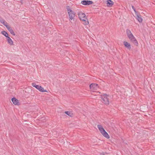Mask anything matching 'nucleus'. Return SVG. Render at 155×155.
<instances>
[{
    "label": "nucleus",
    "instance_id": "0eeeda50",
    "mask_svg": "<svg viewBox=\"0 0 155 155\" xmlns=\"http://www.w3.org/2000/svg\"><path fill=\"white\" fill-rule=\"evenodd\" d=\"M91 90L92 91H94L98 88L97 84H92L90 85Z\"/></svg>",
    "mask_w": 155,
    "mask_h": 155
},
{
    "label": "nucleus",
    "instance_id": "f03ea898",
    "mask_svg": "<svg viewBox=\"0 0 155 155\" xmlns=\"http://www.w3.org/2000/svg\"><path fill=\"white\" fill-rule=\"evenodd\" d=\"M78 15L79 19L84 22V25H86L88 24V21L84 13L82 12L79 11L78 12Z\"/></svg>",
    "mask_w": 155,
    "mask_h": 155
},
{
    "label": "nucleus",
    "instance_id": "6ab92c4d",
    "mask_svg": "<svg viewBox=\"0 0 155 155\" xmlns=\"http://www.w3.org/2000/svg\"><path fill=\"white\" fill-rule=\"evenodd\" d=\"M106 153H100V155H106Z\"/></svg>",
    "mask_w": 155,
    "mask_h": 155
},
{
    "label": "nucleus",
    "instance_id": "ddd939ff",
    "mask_svg": "<svg viewBox=\"0 0 155 155\" xmlns=\"http://www.w3.org/2000/svg\"><path fill=\"white\" fill-rule=\"evenodd\" d=\"M135 14L137 16V20L140 22H141L142 21V19L140 15L138 14L137 13Z\"/></svg>",
    "mask_w": 155,
    "mask_h": 155
},
{
    "label": "nucleus",
    "instance_id": "f8f14e48",
    "mask_svg": "<svg viewBox=\"0 0 155 155\" xmlns=\"http://www.w3.org/2000/svg\"><path fill=\"white\" fill-rule=\"evenodd\" d=\"M124 44L125 46L129 50H130L131 48L130 44L126 41L124 42Z\"/></svg>",
    "mask_w": 155,
    "mask_h": 155
},
{
    "label": "nucleus",
    "instance_id": "1a4fd4ad",
    "mask_svg": "<svg viewBox=\"0 0 155 155\" xmlns=\"http://www.w3.org/2000/svg\"><path fill=\"white\" fill-rule=\"evenodd\" d=\"M5 27H6L8 30L9 31L10 33L12 34V35H15V34L13 30L8 25H5Z\"/></svg>",
    "mask_w": 155,
    "mask_h": 155
},
{
    "label": "nucleus",
    "instance_id": "f3484780",
    "mask_svg": "<svg viewBox=\"0 0 155 155\" xmlns=\"http://www.w3.org/2000/svg\"><path fill=\"white\" fill-rule=\"evenodd\" d=\"M65 113L66 114L70 116H71L72 115V114L70 111H65Z\"/></svg>",
    "mask_w": 155,
    "mask_h": 155
},
{
    "label": "nucleus",
    "instance_id": "aec40b11",
    "mask_svg": "<svg viewBox=\"0 0 155 155\" xmlns=\"http://www.w3.org/2000/svg\"><path fill=\"white\" fill-rule=\"evenodd\" d=\"M106 155H107V154H106Z\"/></svg>",
    "mask_w": 155,
    "mask_h": 155
},
{
    "label": "nucleus",
    "instance_id": "20e7f679",
    "mask_svg": "<svg viewBox=\"0 0 155 155\" xmlns=\"http://www.w3.org/2000/svg\"><path fill=\"white\" fill-rule=\"evenodd\" d=\"M67 10L69 17V20L71 21L74 19L75 16V13L71 10L69 6L67 7Z\"/></svg>",
    "mask_w": 155,
    "mask_h": 155
},
{
    "label": "nucleus",
    "instance_id": "9b49d317",
    "mask_svg": "<svg viewBox=\"0 0 155 155\" xmlns=\"http://www.w3.org/2000/svg\"><path fill=\"white\" fill-rule=\"evenodd\" d=\"M107 5L108 7H111L114 4V2L111 0H107L106 2Z\"/></svg>",
    "mask_w": 155,
    "mask_h": 155
},
{
    "label": "nucleus",
    "instance_id": "7ed1b4c3",
    "mask_svg": "<svg viewBox=\"0 0 155 155\" xmlns=\"http://www.w3.org/2000/svg\"><path fill=\"white\" fill-rule=\"evenodd\" d=\"M97 127L100 131L101 133L104 137L107 139H109L110 138V136L101 125H98Z\"/></svg>",
    "mask_w": 155,
    "mask_h": 155
},
{
    "label": "nucleus",
    "instance_id": "dca6fc26",
    "mask_svg": "<svg viewBox=\"0 0 155 155\" xmlns=\"http://www.w3.org/2000/svg\"><path fill=\"white\" fill-rule=\"evenodd\" d=\"M2 33L7 38L8 37V33L5 31H2Z\"/></svg>",
    "mask_w": 155,
    "mask_h": 155
},
{
    "label": "nucleus",
    "instance_id": "4468645a",
    "mask_svg": "<svg viewBox=\"0 0 155 155\" xmlns=\"http://www.w3.org/2000/svg\"><path fill=\"white\" fill-rule=\"evenodd\" d=\"M7 39L8 41V43L10 45H13V41L9 37H7Z\"/></svg>",
    "mask_w": 155,
    "mask_h": 155
},
{
    "label": "nucleus",
    "instance_id": "9d476101",
    "mask_svg": "<svg viewBox=\"0 0 155 155\" xmlns=\"http://www.w3.org/2000/svg\"><path fill=\"white\" fill-rule=\"evenodd\" d=\"M12 101L13 102V103L15 104L16 105H19L20 104L19 102V101L15 97L13 98L12 99Z\"/></svg>",
    "mask_w": 155,
    "mask_h": 155
},
{
    "label": "nucleus",
    "instance_id": "6e6552de",
    "mask_svg": "<svg viewBox=\"0 0 155 155\" xmlns=\"http://www.w3.org/2000/svg\"><path fill=\"white\" fill-rule=\"evenodd\" d=\"M93 3L92 1L89 0H83L81 2V4L84 5H89L92 4Z\"/></svg>",
    "mask_w": 155,
    "mask_h": 155
},
{
    "label": "nucleus",
    "instance_id": "f257e3e1",
    "mask_svg": "<svg viewBox=\"0 0 155 155\" xmlns=\"http://www.w3.org/2000/svg\"><path fill=\"white\" fill-rule=\"evenodd\" d=\"M126 31L127 36L130 41L135 45L138 46V41L131 31L130 30L127 29Z\"/></svg>",
    "mask_w": 155,
    "mask_h": 155
},
{
    "label": "nucleus",
    "instance_id": "39448f33",
    "mask_svg": "<svg viewBox=\"0 0 155 155\" xmlns=\"http://www.w3.org/2000/svg\"><path fill=\"white\" fill-rule=\"evenodd\" d=\"M32 85L33 87H35L39 91L41 92H47L46 90H45L44 88L41 86L38 85H36L35 83H33L32 84Z\"/></svg>",
    "mask_w": 155,
    "mask_h": 155
},
{
    "label": "nucleus",
    "instance_id": "2eb2a0df",
    "mask_svg": "<svg viewBox=\"0 0 155 155\" xmlns=\"http://www.w3.org/2000/svg\"><path fill=\"white\" fill-rule=\"evenodd\" d=\"M0 21L5 26V25H8L7 23L5 22V20L2 18H0Z\"/></svg>",
    "mask_w": 155,
    "mask_h": 155
},
{
    "label": "nucleus",
    "instance_id": "423d86ee",
    "mask_svg": "<svg viewBox=\"0 0 155 155\" xmlns=\"http://www.w3.org/2000/svg\"><path fill=\"white\" fill-rule=\"evenodd\" d=\"M109 96L106 94H104L101 96L102 100L103 101V103L107 105L109 104V101L108 98Z\"/></svg>",
    "mask_w": 155,
    "mask_h": 155
},
{
    "label": "nucleus",
    "instance_id": "a211bd4d",
    "mask_svg": "<svg viewBox=\"0 0 155 155\" xmlns=\"http://www.w3.org/2000/svg\"><path fill=\"white\" fill-rule=\"evenodd\" d=\"M132 7L133 10H134V12H135V14H137V12L136 11L135 9V8L133 6H132Z\"/></svg>",
    "mask_w": 155,
    "mask_h": 155
}]
</instances>
